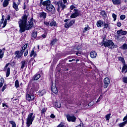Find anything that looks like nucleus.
<instances>
[{
	"mask_svg": "<svg viewBox=\"0 0 127 127\" xmlns=\"http://www.w3.org/2000/svg\"><path fill=\"white\" fill-rule=\"evenodd\" d=\"M27 22V16L26 15L23 16L22 19H20L18 23L20 27L19 32L20 33L24 32L25 30H29L33 27V21L32 20H29L27 25L26 24Z\"/></svg>",
	"mask_w": 127,
	"mask_h": 127,
	"instance_id": "f257e3e1",
	"label": "nucleus"
},
{
	"mask_svg": "<svg viewBox=\"0 0 127 127\" xmlns=\"http://www.w3.org/2000/svg\"><path fill=\"white\" fill-rule=\"evenodd\" d=\"M105 47H108V48L113 49L115 47V44H114V42L112 40H106L105 42Z\"/></svg>",
	"mask_w": 127,
	"mask_h": 127,
	"instance_id": "20e7f679",
	"label": "nucleus"
},
{
	"mask_svg": "<svg viewBox=\"0 0 127 127\" xmlns=\"http://www.w3.org/2000/svg\"><path fill=\"white\" fill-rule=\"evenodd\" d=\"M47 110V109H46L45 108H43L42 109V110L41 111V114H44V113H46Z\"/></svg>",
	"mask_w": 127,
	"mask_h": 127,
	"instance_id": "a19ab883",
	"label": "nucleus"
},
{
	"mask_svg": "<svg viewBox=\"0 0 127 127\" xmlns=\"http://www.w3.org/2000/svg\"><path fill=\"white\" fill-rule=\"evenodd\" d=\"M27 54H28V50H26L24 54V56H27Z\"/></svg>",
	"mask_w": 127,
	"mask_h": 127,
	"instance_id": "3c124183",
	"label": "nucleus"
},
{
	"mask_svg": "<svg viewBox=\"0 0 127 127\" xmlns=\"http://www.w3.org/2000/svg\"><path fill=\"white\" fill-rule=\"evenodd\" d=\"M47 35V32H46L45 33V34H43V35H42V37H43V38H46Z\"/></svg>",
	"mask_w": 127,
	"mask_h": 127,
	"instance_id": "09e8293b",
	"label": "nucleus"
},
{
	"mask_svg": "<svg viewBox=\"0 0 127 127\" xmlns=\"http://www.w3.org/2000/svg\"><path fill=\"white\" fill-rule=\"evenodd\" d=\"M66 119L68 122H76V117L75 116H71L69 115H66Z\"/></svg>",
	"mask_w": 127,
	"mask_h": 127,
	"instance_id": "9d476101",
	"label": "nucleus"
},
{
	"mask_svg": "<svg viewBox=\"0 0 127 127\" xmlns=\"http://www.w3.org/2000/svg\"><path fill=\"white\" fill-rule=\"evenodd\" d=\"M9 123L12 125V127H16V124H15V122L13 121H9Z\"/></svg>",
	"mask_w": 127,
	"mask_h": 127,
	"instance_id": "bb28decb",
	"label": "nucleus"
},
{
	"mask_svg": "<svg viewBox=\"0 0 127 127\" xmlns=\"http://www.w3.org/2000/svg\"><path fill=\"white\" fill-rule=\"evenodd\" d=\"M104 25V29H105V28H108V27H109V24L108 23H104V24H103Z\"/></svg>",
	"mask_w": 127,
	"mask_h": 127,
	"instance_id": "58836bf2",
	"label": "nucleus"
},
{
	"mask_svg": "<svg viewBox=\"0 0 127 127\" xmlns=\"http://www.w3.org/2000/svg\"><path fill=\"white\" fill-rule=\"evenodd\" d=\"M13 7L17 11L18 10V5L16 4V3L15 2H13Z\"/></svg>",
	"mask_w": 127,
	"mask_h": 127,
	"instance_id": "aec40b11",
	"label": "nucleus"
},
{
	"mask_svg": "<svg viewBox=\"0 0 127 127\" xmlns=\"http://www.w3.org/2000/svg\"><path fill=\"white\" fill-rule=\"evenodd\" d=\"M74 12L71 15L70 17V18H76V17H78L81 13V12L80 10H78V9H74Z\"/></svg>",
	"mask_w": 127,
	"mask_h": 127,
	"instance_id": "423d86ee",
	"label": "nucleus"
},
{
	"mask_svg": "<svg viewBox=\"0 0 127 127\" xmlns=\"http://www.w3.org/2000/svg\"><path fill=\"white\" fill-rule=\"evenodd\" d=\"M47 10H48V11L51 12L52 14H54L55 12H56V10H55V7H54V6L52 4H50L48 7H46Z\"/></svg>",
	"mask_w": 127,
	"mask_h": 127,
	"instance_id": "0eeeda50",
	"label": "nucleus"
},
{
	"mask_svg": "<svg viewBox=\"0 0 127 127\" xmlns=\"http://www.w3.org/2000/svg\"><path fill=\"white\" fill-rule=\"evenodd\" d=\"M88 30H90V28L89 27V26L87 25V26L85 27L83 30V33H85L86 31H88Z\"/></svg>",
	"mask_w": 127,
	"mask_h": 127,
	"instance_id": "c756f323",
	"label": "nucleus"
},
{
	"mask_svg": "<svg viewBox=\"0 0 127 127\" xmlns=\"http://www.w3.org/2000/svg\"><path fill=\"white\" fill-rule=\"evenodd\" d=\"M56 5L58 6L57 10L58 12H60V8H62V10H63L65 7H66V5L63 3L62 1H59L58 2H55Z\"/></svg>",
	"mask_w": 127,
	"mask_h": 127,
	"instance_id": "39448f33",
	"label": "nucleus"
},
{
	"mask_svg": "<svg viewBox=\"0 0 127 127\" xmlns=\"http://www.w3.org/2000/svg\"><path fill=\"white\" fill-rule=\"evenodd\" d=\"M125 70H127L126 71H125V73H127V64L126 65L125 64L124 66H123V67L122 68V73H124V72H125Z\"/></svg>",
	"mask_w": 127,
	"mask_h": 127,
	"instance_id": "4be33fe9",
	"label": "nucleus"
},
{
	"mask_svg": "<svg viewBox=\"0 0 127 127\" xmlns=\"http://www.w3.org/2000/svg\"><path fill=\"white\" fill-rule=\"evenodd\" d=\"M113 4L119 5L122 3V0H112Z\"/></svg>",
	"mask_w": 127,
	"mask_h": 127,
	"instance_id": "2eb2a0df",
	"label": "nucleus"
},
{
	"mask_svg": "<svg viewBox=\"0 0 127 127\" xmlns=\"http://www.w3.org/2000/svg\"><path fill=\"white\" fill-rule=\"evenodd\" d=\"M104 88L105 89H107L108 88V86H109L110 81V79L108 77H106L104 79Z\"/></svg>",
	"mask_w": 127,
	"mask_h": 127,
	"instance_id": "1a4fd4ad",
	"label": "nucleus"
},
{
	"mask_svg": "<svg viewBox=\"0 0 127 127\" xmlns=\"http://www.w3.org/2000/svg\"><path fill=\"white\" fill-rule=\"evenodd\" d=\"M117 34L119 35H127V31H123V30H119L117 31Z\"/></svg>",
	"mask_w": 127,
	"mask_h": 127,
	"instance_id": "ddd939ff",
	"label": "nucleus"
},
{
	"mask_svg": "<svg viewBox=\"0 0 127 127\" xmlns=\"http://www.w3.org/2000/svg\"><path fill=\"white\" fill-rule=\"evenodd\" d=\"M4 52L2 51V50L0 49V59H1L3 57Z\"/></svg>",
	"mask_w": 127,
	"mask_h": 127,
	"instance_id": "7c9ffc66",
	"label": "nucleus"
},
{
	"mask_svg": "<svg viewBox=\"0 0 127 127\" xmlns=\"http://www.w3.org/2000/svg\"><path fill=\"white\" fill-rule=\"evenodd\" d=\"M26 99L27 101H29V102L33 101V100H34V95L33 94H31L29 92H27Z\"/></svg>",
	"mask_w": 127,
	"mask_h": 127,
	"instance_id": "6e6552de",
	"label": "nucleus"
},
{
	"mask_svg": "<svg viewBox=\"0 0 127 127\" xmlns=\"http://www.w3.org/2000/svg\"><path fill=\"white\" fill-rule=\"evenodd\" d=\"M84 124L83 123H80L79 125H78V127H83Z\"/></svg>",
	"mask_w": 127,
	"mask_h": 127,
	"instance_id": "4d7b16f0",
	"label": "nucleus"
},
{
	"mask_svg": "<svg viewBox=\"0 0 127 127\" xmlns=\"http://www.w3.org/2000/svg\"><path fill=\"white\" fill-rule=\"evenodd\" d=\"M70 27H71V26L69 24V23H66L64 25V27H65V28H69Z\"/></svg>",
	"mask_w": 127,
	"mask_h": 127,
	"instance_id": "a18cd8bd",
	"label": "nucleus"
},
{
	"mask_svg": "<svg viewBox=\"0 0 127 127\" xmlns=\"http://www.w3.org/2000/svg\"><path fill=\"white\" fill-rule=\"evenodd\" d=\"M5 89H6V85L3 86V87L2 88V89H1L2 92H3V91H4Z\"/></svg>",
	"mask_w": 127,
	"mask_h": 127,
	"instance_id": "864d4df0",
	"label": "nucleus"
},
{
	"mask_svg": "<svg viewBox=\"0 0 127 127\" xmlns=\"http://www.w3.org/2000/svg\"><path fill=\"white\" fill-rule=\"evenodd\" d=\"M122 49H124V50H127V44H124L121 47Z\"/></svg>",
	"mask_w": 127,
	"mask_h": 127,
	"instance_id": "473e14b6",
	"label": "nucleus"
},
{
	"mask_svg": "<svg viewBox=\"0 0 127 127\" xmlns=\"http://www.w3.org/2000/svg\"><path fill=\"white\" fill-rule=\"evenodd\" d=\"M30 56V57H32V56H34V57H35V56H36V54L35 53V52H34V50H32L31 51Z\"/></svg>",
	"mask_w": 127,
	"mask_h": 127,
	"instance_id": "cd10ccee",
	"label": "nucleus"
},
{
	"mask_svg": "<svg viewBox=\"0 0 127 127\" xmlns=\"http://www.w3.org/2000/svg\"><path fill=\"white\" fill-rule=\"evenodd\" d=\"M51 118H52V119H55V115H54V114H52L51 115Z\"/></svg>",
	"mask_w": 127,
	"mask_h": 127,
	"instance_id": "bf43d9fd",
	"label": "nucleus"
},
{
	"mask_svg": "<svg viewBox=\"0 0 127 127\" xmlns=\"http://www.w3.org/2000/svg\"><path fill=\"white\" fill-rule=\"evenodd\" d=\"M4 20V15H2V19L0 21V24H2V23H3Z\"/></svg>",
	"mask_w": 127,
	"mask_h": 127,
	"instance_id": "ea45409f",
	"label": "nucleus"
},
{
	"mask_svg": "<svg viewBox=\"0 0 127 127\" xmlns=\"http://www.w3.org/2000/svg\"><path fill=\"white\" fill-rule=\"evenodd\" d=\"M51 26H56L57 25V23H56V21H52L50 23Z\"/></svg>",
	"mask_w": 127,
	"mask_h": 127,
	"instance_id": "a878e982",
	"label": "nucleus"
},
{
	"mask_svg": "<svg viewBox=\"0 0 127 127\" xmlns=\"http://www.w3.org/2000/svg\"><path fill=\"white\" fill-rule=\"evenodd\" d=\"M35 115H33V113H30L27 119V126L28 127H30V125L32 124V122L34 120Z\"/></svg>",
	"mask_w": 127,
	"mask_h": 127,
	"instance_id": "7ed1b4c3",
	"label": "nucleus"
},
{
	"mask_svg": "<svg viewBox=\"0 0 127 127\" xmlns=\"http://www.w3.org/2000/svg\"><path fill=\"white\" fill-rule=\"evenodd\" d=\"M102 98H103V96L102 95H100L99 98L98 99L97 101H96V102L99 103V102L101 101V99H102Z\"/></svg>",
	"mask_w": 127,
	"mask_h": 127,
	"instance_id": "8fccbe9b",
	"label": "nucleus"
},
{
	"mask_svg": "<svg viewBox=\"0 0 127 127\" xmlns=\"http://www.w3.org/2000/svg\"><path fill=\"white\" fill-rule=\"evenodd\" d=\"M6 26V23H4H4H3V28H4V27H5V26Z\"/></svg>",
	"mask_w": 127,
	"mask_h": 127,
	"instance_id": "774afa93",
	"label": "nucleus"
},
{
	"mask_svg": "<svg viewBox=\"0 0 127 127\" xmlns=\"http://www.w3.org/2000/svg\"><path fill=\"white\" fill-rule=\"evenodd\" d=\"M46 13L44 12H42L40 13V16L41 18H43L44 19H45L46 18Z\"/></svg>",
	"mask_w": 127,
	"mask_h": 127,
	"instance_id": "a211bd4d",
	"label": "nucleus"
},
{
	"mask_svg": "<svg viewBox=\"0 0 127 127\" xmlns=\"http://www.w3.org/2000/svg\"><path fill=\"white\" fill-rule=\"evenodd\" d=\"M27 44H26L22 48V50L20 52L19 51H17L15 52V59H19L22 55H23V52H24V50L27 48Z\"/></svg>",
	"mask_w": 127,
	"mask_h": 127,
	"instance_id": "f03ea898",
	"label": "nucleus"
},
{
	"mask_svg": "<svg viewBox=\"0 0 127 127\" xmlns=\"http://www.w3.org/2000/svg\"><path fill=\"white\" fill-rule=\"evenodd\" d=\"M7 5H8V0H4L3 2V7H6Z\"/></svg>",
	"mask_w": 127,
	"mask_h": 127,
	"instance_id": "412c9836",
	"label": "nucleus"
},
{
	"mask_svg": "<svg viewBox=\"0 0 127 127\" xmlns=\"http://www.w3.org/2000/svg\"><path fill=\"white\" fill-rule=\"evenodd\" d=\"M75 8V6L73 5H71L70 6V9H71V10Z\"/></svg>",
	"mask_w": 127,
	"mask_h": 127,
	"instance_id": "5fc2aeb1",
	"label": "nucleus"
},
{
	"mask_svg": "<svg viewBox=\"0 0 127 127\" xmlns=\"http://www.w3.org/2000/svg\"><path fill=\"white\" fill-rule=\"evenodd\" d=\"M2 107H5L6 108H7V105H6V104H4V103H2Z\"/></svg>",
	"mask_w": 127,
	"mask_h": 127,
	"instance_id": "052dcab7",
	"label": "nucleus"
},
{
	"mask_svg": "<svg viewBox=\"0 0 127 127\" xmlns=\"http://www.w3.org/2000/svg\"><path fill=\"white\" fill-rule=\"evenodd\" d=\"M54 106H55V107L57 108H61V103L59 102H55L54 103Z\"/></svg>",
	"mask_w": 127,
	"mask_h": 127,
	"instance_id": "5701e85b",
	"label": "nucleus"
},
{
	"mask_svg": "<svg viewBox=\"0 0 127 127\" xmlns=\"http://www.w3.org/2000/svg\"><path fill=\"white\" fill-rule=\"evenodd\" d=\"M111 118V114H108L106 116V120L109 121Z\"/></svg>",
	"mask_w": 127,
	"mask_h": 127,
	"instance_id": "c9c22d12",
	"label": "nucleus"
},
{
	"mask_svg": "<svg viewBox=\"0 0 127 127\" xmlns=\"http://www.w3.org/2000/svg\"><path fill=\"white\" fill-rule=\"evenodd\" d=\"M41 75L40 74H36L34 76V80H38L39 78H40Z\"/></svg>",
	"mask_w": 127,
	"mask_h": 127,
	"instance_id": "72a5a7b5",
	"label": "nucleus"
},
{
	"mask_svg": "<svg viewBox=\"0 0 127 127\" xmlns=\"http://www.w3.org/2000/svg\"><path fill=\"white\" fill-rule=\"evenodd\" d=\"M15 87L17 89L18 87H19V82H18V80H16L15 82Z\"/></svg>",
	"mask_w": 127,
	"mask_h": 127,
	"instance_id": "c85d7f7f",
	"label": "nucleus"
},
{
	"mask_svg": "<svg viewBox=\"0 0 127 127\" xmlns=\"http://www.w3.org/2000/svg\"><path fill=\"white\" fill-rule=\"evenodd\" d=\"M105 41H104L103 43H101V46H105Z\"/></svg>",
	"mask_w": 127,
	"mask_h": 127,
	"instance_id": "e2e57ef3",
	"label": "nucleus"
},
{
	"mask_svg": "<svg viewBox=\"0 0 127 127\" xmlns=\"http://www.w3.org/2000/svg\"><path fill=\"white\" fill-rule=\"evenodd\" d=\"M10 74V68L8 67L6 73V77H8Z\"/></svg>",
	"mask_w": 127,
	"mask_h": 127,
	"instance_id": "b1692460",
	"label": "nucleus"
},
{
	"mask_svg": "<svg viewBox=\"0 0 127 127\" xmlns=\"http://www.w3.org/2000/svg\"><path fill=\"white\" fill-rule=\"evenodd\" d=\"M76 55H77V56H80V55H81V53L77 52L76 53Z\"/></svg>",
	"mask_w": 127,
	"mask_h": 127,
	"instance_id": "338daca9",
	"label": "nucleus"
},
{
	"mask_svg": "<svg viewBox=\"0 0 127 127\" xmlns=\"http://www.w3.org/2000/svg\"><path fill=\"white\" fill-rule=\"evenodd\" d=\"M52 91L53 93H54L55 94H57V93H58L57 87H56V85H55V84L54 85H52Z\"/></svg>",
	"mask_w": 127,
	"mask_h": 127,
	"instance_id": "4468645a",
	"label": "nucleus"
},
{
	"mask_svg": "<svg viewBox=\"0 0 127 127\" xmlns=\"http://www.w3.org/2000/svg\"><path fill=\"white\" fill-rule=\"evenodd\" d=\"M65 124L64 123H61L57 127H64Z\"/></svg>",
	"mask_w": 127,
	"mask_h": 127,
	"instance_id": "79ce46f5",
	"label": "nucleus"
},
{
	"mask_svg": "<svg viewBox=\"0 0 127 127\" xmlns=\"http://www.w3.org/2000/svg\"><path fill=\"white\" fill-rule=\"evenodd\" d=\"M32 37H34V38H36L37 36V32H33L32 34Z\"/></svg>",
	"mask_w": 127,
	"mask_h": 127,
	"instance_id": "2f4dec72",
	"label": "nucleus"
},
{
	"mask_svg": "<svg viewBox=\"0 0 127 127\" xmlns=\"http://www.w3.org/2000/svg\"><path fill=\"white\" fill-rule=\"evenodd\" d=\"M80 48H81V47L80 46V45H78L76 49V50H80Z\"/></svg>",
	"mask_w": 127,
	"mask_h": 127,
	"instance_id": "13d9d810",
	"label": "nucleus"
},
{
	"mask_svg": "<svg viewBox=\"0 0 127 127\" xmlns=\"http://www.w3.org/2000/svg\"><path fill=\"white\" fill-rule=\"evenodd\" d=\"M117 26H118V27H121V26H122V23L118 22L117 23Z\"/></svg>",
	"mask_w": 127,
	"mask_h": 127,
	"instance_id": "603ef678",
	"label": "nucleus"
},
{
	"mask_svg": "<svg viewBox=\"0 0 127 127\" xmlns=\"http://www.w3.org/2000/svg\"><path fill=\"white\" fill-rule=\"evenodd\" d=\"M75 23V20H73L71 21H70V22L68 23L69 25H70V26H72L73 24Z\"/></svg>",
	"mask_w": 127,
	"mask_h": 127,
	"instance_id": "e433bc0d",
	"label": "nucleus"
},
{
	"mask_svg": "<svg viewBox=\"0 0 127 127\" xmlns=\"http://www.w3.org/2000/svg\"><path fill=\"white\" fill-rule=\"evenodd\" d=\"M7 20H9V19H10V16H9V15H8L7 16Z\"/></svg>",
	"mask_w": 127,
	"mask_h": 127,
	"instance_id": "680f3d73",
	"label": "nucleus"
},
{
	"mask_svg": "<svg viewBox=\"0 0 127 127\" xmlns=\"http://www.w3.org/2000/svg\"><path fill=\"white\" fill-rule=\"evenodd\" d=\"M46 93V91H45V90H43L40 92V96H43V95H45V93Z\"/></svg>",
	"mask_w": 127,
	"mask_h": 127,
	"instance_id": "f704fd0d",
	"label": "nucleus"
},
{
	"mask_svg": "<svg viewBox=\"0 0 127 127\" xmlns=\"http://www.w3.org/2000/svg\"><path fill=\"white\" fill-rule=\"evenodd\" d=\"M113 18H114V21H116L117 20V15L115 13L112 14Z\"/></svg>",
	"mask_w": 127,
	"mask_h": 127,
	"instance_id": "4c0bfd02",
	"label": "nucleus"
},
{
	"mask_svg": "<svg viewBox=\"0 0 127 127\" xmlns=\"http://www.w3.org/2000/svg\"><path fill=\"white\" fill-rule=\"evenodd\" d=\"M21 69H23L25 67V65H26V62L25 61H22L21 62Z\"/></svg>",
	"mask_w": 127,
	"mask_h": 127,
	"instance_id": "6ab92c4d",
	"label": "nucleus"
},
{
	"mask_svg": "<svg viewBox=\"0 0 127 127\" xmlns=\"http://www.w3.org/2000/svg\"><path fill=\"white\" fill-rule=\"evenodd\" d=\"M8 65H9V63H8L6 64V65L5 66L4 68V69H3V71H6V68L7 67H8Z\"/></svg>",
	"mask_w": 127,
	"mask_h": 127,
	"instance_id": "de8ad7c7",
	"label": "nucleus"
},
{
	"mask_svg": "<svg viewBox=\"0 0 127 127\" xmlns=\"http://www.w3.org/2000/svg\"><path fill=\"white\" fill-rule=\"evenodd\" d=\"M126 18V16L125 15H121L120 16V19L122 20H124V19H125Z\"/></svg>",
	"mask_w": 127,
	"mask_h": 127,
	"instance_id": "37998d69",
	"label": "nucleus"
},
{
	"mask_svg": "<svg viewBox=\"0 0 127 127\" xmlns=\"http://www.w3.org/2000/svg\"><path fill=\"white\" fill-rule=\"evenodd\" d=\"M3 85V82L0 83V88H1Z\"/></svg>",
	"mask_w": 127,
	"mask_h": 127,
	"instance_id": "69168bd1",
	"label": "nucleus"
},
{
	"mask_svg": "<svg viewBox=\"0 0 127 127\" xmlns=\"http://www.w3.org/2000/svg\"><path fill=\"white\" fill-rule=\"evenodd\" d=\"M119 61H121V62H122V63L124 64V65H125V64H126V62L125 61V59H124V58L119 57Z\"/></svg>",
	"mask_w": 127,
	"mask_h": 127,
	"instance_id": "393cba45",
	"label": "nucleus"
},
{
	"mask_svg": "<svg viewBox=\"0 0 127 127\" xmlns=\"http://www.w3.org/2000/svg\"><path fill=\"white\" fill-rule=\"evenodd\" d=\"M55 43H56V40H53L51 41V44H52V45H54Z\"/></svg>",
	"mask_w": 127,
	"mask_h": 127,
	"instance_id": "49530a36",
	"label": "nucleus"
},
{
	"mask_svg": "<svg viewBox=\"0 0 127 127\" xmlns=\"http://www.w3.org/2000/svg\"><path fill=\"white\" fill-rule=\"evenodd\" d=\"M105 23V21L103 22L102 20H99L97 22V26L98 27H102V25Z\"/></svg>",
	"mask_w": 127,
	"mask_h": 127,
	"instance_id": "dca6fc26",
	"label": "nucleus"
},
{
	"mask_svg": "<svg viewBox=\"0 0 127 127\" xmlns=\"http://www.w3.org/2000/svg\"><path fill=\"white\" fill-rule=\"evenodd\" d=\"M91 58H96L97 57V53L95 52H91L90 54Z\"/></svg>",
	"mask_w": 127,
	"mask_h": 127,
	"instance_id": "f3484780",
	"label": "nucleus"
},
{
	"mask_svg": "<svg viewBox=\"0 0 127 127\" xmlns=\"http://www.w3.org/2000/svg\"><path fill=\"white\" fill-rule=\"evenodd\" d=\"M41 4H42V5L46 6V7L47 8V7L48 6H49L51 4V2L50 1V0H48L44 1H41Z\"/></svg>",
	"mask_w": 127,
	"mask_h": 127,
	"instance_id": "9b49d317",
	"label": "nucleus"
},
{
	"mask_svg": "<svg viewBox=\"0 0 127 127\" xmlns=\"http://www.w3.org/2000/svg\"><path fill=\"white\" fill-rule=\"evenodd\" d=\"M123 121H125L124 122H123L122 123H121L119 124V127H125V126H126V125L127 124V115L124 117V118L123 119Z\"/></svg>",
	"mask_w": 127,
	"mask_h": 127,
	"instance_id": "f8f14e48",
	"label": "nucleus"
},
{
	"mask_svg": "<svg viewBox=\"0 0 127 127\" xmlns=\"http://www.w3.org/2000/svg\"><path fill=\"white\" fill-rule=\"evenodd\" d=\"M36 89H38L39 88V85L38 83H36Z\"/></svg>",
	"mask_w": 127,
	"mask_h": 127,
	"instance_id": "0e129e2a",
	"label": "nucleus"
},
{
	"mask_svg": "<svg viewBox=\"0 0 127 127\" xmlns=\"http://www.w3.org/2000/svg\"><path fill=\"white\" fill-rule=\"evenodd\" d=\"M44 24H45V25H47V26H48V25H49V22H44Z\"/></svg>",
	"mask_w": 127,
	"mask_h": 127,
	"instance_id": "6e6d98bb",
	"label": "nucleus"
},
{
	"mask_svg": "<svg viewBox=\"0 0 127 127\" xmlns=\"http://www.w3.org/2000/svg\"><path fill=\"white\" fill-rule=\"evenodd\" d=\"M123 80L124 83H126V84H127V77H124Z\"/></svg>",
	"mask_w": 127,
	"mask_h": 127,
	"instance_id": "c03bdc74",
	"label": "nucleus"
}]
</instances>
